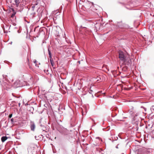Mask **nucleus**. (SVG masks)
<instances>
[{"label": "nucleus", "instance_id": "dca6fc26", "mask_svg": "<svg viewBox=\"0 0 154 154\" xmlns=\"http://www.w3.org/2000/svg\"><path fill=\"white\" fill-rule=\"evenodd\" d=\"M13 25H14V26H16V24L15 23H14Z\"/></svg>", "mask_w": 154, "mask_h": 154}, {"label": "nucleus", "instance_id": "ddd939ff", "mask_svg": "<svg viewBox=\"0 0 154 154\" xmlns=\"http://www.w3.org/2000/svg\"><path fill=\"white\" fill-rule=\"evenodd\" d=\"M11 121L12 123H13L14 122V121L13 118L11 119Z\"/></svg>", "mask_w": 154, "mask_h": 154}, {"label": "nucleus", "instance_id": "6e6552de", "mask_svg": "<svg viewBox=\"0 0 154 154\" xmlns=\"http://www.w3.org/2000/svg\"><path fill=\"white\" fill-rule=\"evenodd\" d=\"M93 79L94 80L95 79L96 80V81L98 82L100 79V77L97 76L96 78H94Z\"/></svg>", "mask_w": 154, "mask_h": 154}, {"label": "nucleus", "instance_id": "0eeeda50", "mask_svg": "<svg viewBox=\"0 0 154 154\" xmlns=\"http://www.w3.org/2000/svg\"><path fill=\"white\" fill-rule=\"evenodd\" d=\"M50 63L51 65V66H52V67H53L54 66V63L53 59H50Z\"/></svg>", "mask_w": 154, "mask_h": 154}, {"label": "nucleus", "instance_id": "aec40b11", "mask_svg": "<svg viewBox=\"0 0 154 154\" xmlns=\"http://www.w3.org/2000/svg\"><path fill=\"white\" fill-rule=\"evenodd\" d=\"M101 141H102V140L101 139Z\"/></svg>", "mask_w": 154, "mask_h": 154}, {"label": "nucleus", "instance_id": "a211bd4d", "mask_svg": "<svg viewBox=\"0 0 154 154\" xmlns=\"http://www.w3.org/2000/svg\"><path fill=\"white\" fill-rule=\"evenodd\" d=\"M116 148H118V146H116Z\"/></svg>", "mask_w": 154, "mask_h": 154}, {"label": "nucleus", "instance_id": "f257e3e1", "mask_svg": "<svg viewBox=\"0 0 154 154\" xmlns=\"http://www.w3.org/2000/svg\"><path fill=\"white\" fill-rule=\"evenodd\" d=\"M119 58L120 60L123 62H124L127 59V57L128 55H125L124 53L121 51H119Z\"/></svg>", "mask_w": 154, "mask_h": 154}, {"label": "nucleus", "instance_id": "f3484780", "mask_svg": "<svg viewBox=\"0 0 154 154\" xmlns=\"http://www.w3.org/2000/svg\"><path fill=\"white\" fill-rule=\"evenodd\" d=\"M38 5V3H36L35 4V5Z\"/></svg>", "mask_w": 154, "mask_h": 154}, {"label": "nucleus", "instance_id": "6ab92c4d", "mask_svg": "<svg viewBox=\"0 0 154 154\" xmlns=\"http://www.w3.org/2000/svg\"><path fill=\"white\" fill-rule=\"evenodd\" d=\"M96 138H99V137H96Z\"/></svg>", "mask_w": 154, "mask_h": 154}, {"label": "nucleus", "instance_id": "4be33fe9", "mask_svg": "<svg viewBox=\"0 0 154 154\" xmlns=\"http://www.w3.org/2000/svg\"><path fill=\"white\" fill-rule=\"evenodd\" d=\"M122 154H124V153H122Z\"/></svg>", "mask_w": 154, "mask_h": 154}, {"label": "nucleus", "instance_id": "9d476101", "mask_svg": "<svg viewBox=\"0 0 154 154\" xmlns=\"http://www.w3.org/2000/svg\"><path fill=\"white\" fill-rule=\"evenodd\" d=\"M129 113L132 116H134V112H133L132 111H129Z\"/></svg>", "mask_w": 154, "mask_h": 154}, {"label": "nucleus", "instance_id": "39448f33", "mask_svg": "<svg viewBox=\"0 0 154 154\" xmlns=\"http://www.w3.org/2000/svg\"><path fill=\"white\" fill-rule=\"evenodd\" d=\"M15 4L17 7H18L20 3L19 0H14Z\"/></svg>", "mask_w": 154, "mask_h": 154}, {"label": "nucleus", "instance_id": "1a4fd4ad", "mask_svg": "<svg viewBox=\"0 0 154 154\" xmlns=\"http://www.w3.org/2000/svg\"><path fill=\"white\" fill-rule=\"evenodd\" d=\"M48 52L50 59H52L51 51H50L49 49H48Z\"/></svg>", "mask_w": 154, "mask_h": 154}, {"label": "nucleus", "instance_id": "2eb2a0df", "mask_svg": "<svg viewBox=\"0 0 154 154\" xmlns=\"http://www.w3.org/2000/svg\"><path fill=\"white\" fill-rule=\"evenodd\" d=\"M3 76L4 77H5V78H6V77L7 76V75H5V76H4L3 75Z\"/></svg>", "mask_w": 154, "mask_h": 154}, {"label": "nucleus", "instance_id": "9b49d317", "mask_svg": "<svg viewBox=\"0 0 154 154\" xmlns=\"http://www.w3.org/2000/svg\"><path fill=\"white\" fill-rule=\"evenodd\" d=\"M134 113H135V114H134V116H138L139 115V113H135V112H134Z\"/></svg>", "mask_w": 154, "mask_h": 154}, {"label": "nucleus", "instance_id": "7ed1b4c3", "mask_svg": "<svg viewBox=\"0 0 154 154\" xmlns=\"http://www.w3.org/2000/svg\"><path fill=\"white\" fill-rule=\"evenodd\" d=\"M20 83V81L19 80H17L16 82H15L14 83V85L17 87H18L19 86V85L18 84Z\"/></svg>", "mask_w": 154, "mask_h": 154}, {"label": "nucleus", "instance_id": "4468645a", "mask_svg": "<svg viewBox=\"0 0 154 154\" xmlns=\"http://www.w3.org/2000/svg\"><path fill=\"white\" fill-rule=\"evenodd\" d=\"M36 62H37V61H36V60H34V63H36Z\"/></svg>", "mask_w": 154, "mask_h": 154}, {"label": "nucleus", "instance_id": "423d86ee", "mask_svg": "<svg viewBox=\"0 0 154 154\" xmlns=\"http://www.w3.org/2000/svg\"><path fill=\"white\" fill-rule=\"evenodd\" d=\"M35 128V125L34 124H32L31 126V130L34 131Z\"/></svg>", "mask_w": 154, "mask_h": 154}, {"label": "nucleus", "instance_id": "20e7f679", "mask_svg": "<svg viewBox=\"0 0 154 154\" xmlns=\"http://www.w3.org/2000/svg\"><path fill=\"white\" fill-rule=\"evenodd\" d=\"M8 139V137L6 136H3L1 138V140L2 142H4Z\"/></svg>", "mask_w": 154, "mask_h": 154}, {"label": "nucleus", "instance_id": "f03ea898", "mask_svg": "<svg viewBox=\"0 0 154 154\" xmlns=\"http://www.w3.org/2000/svg\"><path fill=\"white\" fill-rule=\"evenodd\" d=\"M127 59L125 61V64L127 65L131 64V60L129 57V56L128 55L127 57Z\"/></svg>", "mask_w": 154, "mask_h": 154}, {"label": "nucleus", "instance_id": "f8f14e48", "mask_svg": "<svg viewBox=\"0 0 154 154\" xmlns=\"http://www.w3.org/2000/svg\"><path fill=\"white\" fill-rule=\"evenodd\" d=\"M12 114H10L9 116V118H11L12 117Z\"/></svg>", "mask_w": 154, "mask_h": 154}, {"label": "nucleus", "instance_id": "412c9836", "mask_svg": "<svg viewBox=\"0 0 154 154\" xmlns=\"http://www.w3.org/2000/svg\"><path fill=\"white\" fill-rule=\"evenodd\" d=\"M5 86H6V85H5Z\"/></svg>", "mask_w": 154, "mask_h": 154}]
</instances>
